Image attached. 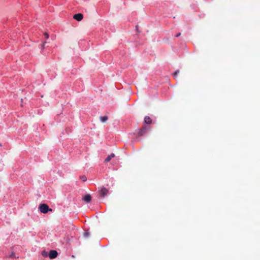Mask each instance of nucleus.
<instances>
[{"label":"nucleus","mask_w":260,"mask_h":260,"mask_svg":"<svg viewBox=\"0 0 260 260\" xmlns=\"http://www.w3.org/2000/svg\"><path fill=\"white\" fill-rule=\"evenodd\" d=\"M39 209L41 212L43 213H47L48 211H52V210L49 208V206L46 204H40Z\"/></svg>","instance_id":"obj_1"},{"label":"nucleus","mask_w":260,"mask_h":260,"mask_svg":"<svg viewBox=\"0 0 260 260\" xmlns=\"http://www.w3.org/2000/svg\"><path fill=\"white\" fill-rule=\"evenodd\" d=\"M58 255V252L56 250H51L49 252V257L50 259H54Z\"/></svg>","instance_id":"obj_2"},{"label":"nucleus","mask_w":260,"mask_h":260,"mask_svg":"<svg viewBox=\"0 0 260 260\" xmlns=\"http://www.w3.org/2000/svg\"><path fill=\"white\" fill-rule=\"evenodd\" d=\"M148 128L146 126H144L139 129L138 135V136H142L147 133Z\"/></svg>","instance_id":"obj_3"},{"label":"nucleus","mask_w":260,"mask_h":260,"mask_svg":"<svg viewBox=\"0 0 260 260\" xmlns=\"http://www.w3.org/2000/svg\"><path fill=\"white\" fill-rule=\"evenodd\" d=\"M109 190L105 187H103L100 191V194L101 197H104L107 195Z\"/></svg>","instance_id":"obj_4"},{"label":"nucleus","mask_w":260,"mask_h":260,"mask_svg":"<svg viewBox=\"0 0 260 260\" xmlns=\"http://www.w3.org/2000/svg\"><path fill=\"white\" fill-rule=\"evenodd\" d=\"M74 19H76V20L80 21H81L83 19V16L81 13H78L77 14H75L73 16Z\"/></svg>","instance_id":"obj_5"},{"label":"nucleus","mask_w":260,"mask_h":260,"mask_svg":"<svg viewBox=\"0 0 260 260\" xmlns=\"http://www.w3.org/2000/svg\"><path fill=\"white\" fill-rule=\"evenodd\" d=\"M83 200L86 203H89L91 200V197L89 194H87L83 198Z\"/></svg>","instance_id":"obj_6"},{"label":"nucleus","mask_w":260,"mask_h":260,"mask_svg":"<svg viewBox=\"0 0 260 260\" xmlns=\"http://www.w3.org/2000/svg\"><path fill=\"white\" fill-rule=\"evenodd\" d=\"M115 157V154L114 153H111L110 155L108 156L105 159V162H109L112 158Z\"/></svg>","instance_id":"obj_7"},{"label":"nucleus","mask_w":260,"mask_h":260,"mask_svg":"<svg viewBox=\"0 0 260 260\" xmlns=\"http://www.w3.org/2000/svg\"><path fill=\"white\" fill-rule=\"evenodd\" d=\"M144 122L147 124H150L152 122V120L150 117L146 116L144 118Z\"/></svg>","instance_id":"obj_8"},{"label":"nucleus","mask_w":260,"mask_h":260,"mask_svg":"<svg viewBox=\"0 0 260 260\" xmlns=\"http://www.w3.org/2000/svg\"><path fill=\"white\" fill-rule=\"evenodd\" d=\"M100 118L102 122H105L108 119L107 116H101Z\"/></svg>","instance_id":"obj_9"},{"label":"nucleus","mask_w":260,"mask_h":260,"mask_svg":"<svg viewBox=\"0 0 260 260\" xmlns=\"http://www.w3.org/2000/svg\"><path fill=\"white\" fill-rule=\"evenodd\" d=\"M41 253L42 256L44 257H47L49 256V252H48L46 250L42 251Z\"/></svg>","instance_id":"obj_10"},{"label":"nucleus","mask_w":260,"mask_h":260,"mask_svg":"<svg viewBox=\"0 0 260 260\" xmlns=\"http://www.w3.org/2000/svg\"><path fill=\"white\" fill-rule=\"evenodd\" d=\"M89 235H90L89 232H88V231H85L83 234L84 237L85 238H88L89 237Z\"/></svg>","instance_id":"obj_11"},{"label":"nucleus","mask_w":260,"mask_h":260,"mask_svg":"<svg viewBox=\"0 0 260 260\" xmlns=\"http://www.w3.org/2000/svg\"><path fill=\"white\" fill-rule=\"evenodd\" d=\"M80 179L83 181L85 182L86 181L87 178L85 175H82L80 176Z\"/></svg>","instance_id":"obj_12"},{"label":"nucleus","mask_w":260,"mask_h":260,"mask_svg":"<svg viewBox=\"0 0 260 260\" xmlns=\"http://www.w3.org/2000/svg\"><path fill=\"white\" fill-rule=\"evenodd\" d=\"M9 257L11 258H15L16 257L15 253L14 252H12L11 253V254L10 255Z\"/></svg>","instance_id":"obj_13"},{"label":"nucleus","mask_w":260,"mask_h":260,"mask_svg":"<svg viewBox=\"0 0 260 260\" xmlns=\"http://www.w3.org/2000/svg\"><path fill=\"white\" fill-rule=\"evenodd\" d=\"M44 36H45V38L46 39H48L49 38V35L47 32H45L44 34Z\"/></svg>","instance_id":"obj_14"},{"label":"nucleus","mask_w":260,"mask_h":260,"mask_svg":"<svg viewBox=\"0 0 260 260\" xmlns=\"http://www.w3.org/2000/svg\"><path fill=\"white\" fill-rule=\"evenodd\" d=\"M179 73V71L177 70L175 72V73H174V75L176 76Z\"/></svg>","instance_id":"obj_15"},{"label":"nucleus","mask_w":260,"mask_h":260,"mask_svg":"<svg viewBox=\"0 0 260 260\" xmlns=\"http://www.w3.org/2000/svg\"><path fill=\"white\" fill-rule=\"evenodd\" d=\"M46 43V41H44V42H43L42 43V45H42V48H44V45H45V43Z\"/></svg>","instance_id":"obj_16"},{"label":"nucleus","mask_w":260,"mask_h":260,"mask_svg":"<svg viewBox=\"0 0 260 260\" xmlns=\"http://www.w3.org/2000/svg\"><path fill=\"white\" fill-rule=\"evenodd\" d=\"M180 35H181V33H178V34H177V35H176V37H179Z\"/></svg>","instance_id":"obj_17"},{"label":"nucleus","mask_w":260,"mask_h":260,"mask_svg":"<svg viewBox=\"0 0 260 260\" xmlns=\"http://www.w3.org/2000/svg\"><path fill=\"white\" fill-rule=\"evenodd\" d=\"M2 146V145H1V144H0V146Z\"/></svg>","instance_id":"obj_18"}]
</instances>
